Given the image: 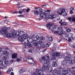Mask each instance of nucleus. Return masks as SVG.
Returning a JSON list of instances; mask_svg holds the SVG:
<instances>
[{
  "instance_id": "f257e3e1",
  "label": "nucleus",
  "mask_w": 75,
  "mask_h": 75,
  "mask_svg": "<svg viewBox=\"0 0 75 75\" xmlns=\"http://www.w3.org/2000/svg\"><path fill=\"white\" fill-rule=\"evenodd\" d=\"M8 28L6 27H3L2 29L1 33L2 34H5L6 37H9L10 38L16 36L18 38L20 42H22L24 41V39L27 38L28 36L27 34H24L25 33L23 31L17 32L16 33L14 29L12 30L11 33H10L8 35V32L7 30Z\"/></svg>"
},
{
  "instance_id": "f03ea898",
  "label": "nucleus",
  "mask_w": 75,
  "mask_h": 75,
  "mask_svg": "<svg viewBox=\"0 0 75 75\" xmlns=\"http://www.w3.org/2000/svg\"><path fill=\"white\" fill-rule=\"evenodd\" d=\"M39 12L40 13V16L42 18H45L47 16L48 17L49 16V12H50V10H47L45 12H44V13H43V12H42V10L41 9H39Z\"/></svg>"
},
{
  "instance_id": "7ed1b4c3",
  "label": "nucleus",
  "mask_w": 75,
  "mask_h": 75,
  "mask_svg": "<svg viewBox=\"0 0 75 75\" xmlns=\"http://www.w3.org/2000/svg\"><path fill=\"white\" fill-rule=\"evenodd\" d=\"M57 13L60 15H62V14L63 13V16H68V14H67V12L65 11V9L63 8H62V9L59 8L57 11Z\"/></svg>"
},
{
  "instance_id": "20e7f679",
  "label": "nucleus",
  "mask_w": 75,
  "mask_h": 75,
  "mask_svg": "<svg viewBox=\"0 0 75 75\" xmlns=\"http://www.w3.org/2000/svg\"><path fill=\"white\" fill-rule=\"evenodd\" d=\"M53 25V24H47L46 27L49 30H51V28H52L55 29L57 28V26L55 25Z\"/></svg>"
},
{
  "instance_id": "39448f33",
  "label": "nucleus",
  "mask_w": 75,
  "mask_h": 75,
  "mask_svg": "<svg viewBox=\"0 0 75 75\" xmlns=\"http://www.w3.org/2000/svg\"><path fill=\"white\" fill-rule=\"evenodd\" d=\"M46 64H44L42 67V69L43 72H44L46 69L47 70V71L50 70V67L46 65Z\"/></svg>"
},
{
  "instance_id": "423d86ee",
  "label": "nucleus",
  "mask_w": 75,
  "mask_h": 75,
  "mask_svg": "<svg viewBox=\"0 0 75 75\" xmlns=\"http://www.w3.org/2000/svg\"><path fill=\"white\" fill-rule=\"evenodd\" d=\"M57 30L58 31H60V33H59V35H63L65 34V32L62 31V28L61 27H59L57 28Z\"/></svg>"
},
{
  "instance_id": "0eeeda50",
  "label": "nucleus",
  "mask_w": 75,
  "mask_h": 75,
  "mask_svg": "<svg viewBox=\"0 0 75 75\" xmlns=\"http://www.w3.org/2000/svg\"><path fill=\"white\" fill-rule=\"evenodd\" d=\"M42 61L44 60L43 62L44 64H47V65H49L50 62V61L48 60H45V57H43L42 58Z\"/></svg>"
},
{
  "instance_id": "6e6552de",
  "label": "nucleus",
  "mask_w": 75,
  "mask_h": 75,
  "mask_svg": "<svg viewBox=\"0 0 75 75\" xmlns=\"http://www.w3.org/2000/svg\"><path fill=\"white\" fill-rule=\"evenodd\" d=\"M23 45H24L25 47H26V46L29 47V48H31V47H33V45L30 42H28V43L26 44V45L23 44Z\"/></svg>"
},
{
  "instance_id": "1a4fd4ad",
  "label": "nucleus",
  "mask_w": 75,
  "mask_h": 75,
  "mask_svg": "<svg viewBox=\"0 0 75 75\" xmlns=\"http://www.w3.org/2000/svg\"><path fill=\"white\" fill-rule=\"evenodd\" d=\"M52 73H53L54 75H61L60 74H59V72L57 70H55L53 71Z\"/></svg>"
},
{
  "instance_id": "9d476101",
  "label": "nucleus",
  "mask_w": 75,
  "mask_h": 75,
  "mask_svg": "<svg viewBox=\"0 0 75 75\" xmlns=\"http://www.w3.org/2000/svg\"><path fill=\"white\" fill-rule=\"evenodd\" d=\"M43 71H42V70L41 69L39 70L38 69H37L35 70L36 72H37V73L40 74H41L42 73Z\"/></svg>"
},
{
  "instance_id": "9b49d317",
  "label": "nucleus",
  "mask_w": 75,
  "mask_h": 75,
  "mask_svg": "<svg viewBox=\"0 0 75 75\" xmlns=\"http://www.w3.org/2000/svg\"><path fill=\"white\" fill-rule=\"evenodd\" d=\"M32 43H33L34 45V46H37L38 45V42H37V41L34 40H33V41H32Z\"/></svg>"
},
{
  "instance_id": "f8f14e48",
  "label": "nucleus",
  "mask_w": 75,
  "mask_h": 75,
  "mask_svg": "<svg viewBox=\"0 0 75 75\" xmlns=\"http://www.w3.org/2000/svg\"><path fill=\"white\" fill-rule=\"evenodd\" d=\"M26 70L25 68H23L21 69L19 71V73H23L25 71V70Z\"/></svg>"
},
{
  "instance_id": "ddd939ff",
  "label": "nucleus",
  "mask_w": 75,
  "mask_h": 75,
  "mask_svg": "<svg viewBox=\"0 0 75 75\" xmlns=\"http://www.w3.org/2000/svg\"><path fill=\"white\" fill-rule=\"evenodd\" d=\"M12 59L17 58V53H14L12 54Z\"/></svg>"
},
{
  "instance_id": "4468645a",
  "label": "nucleus",
  "mask_w": 75,
  "mask_h": 75,
  "mask_svg": "<svg viewBox=\"0 0 75 75\" xmlns=\"http://www.w3.org/2000/svg\"><path fill=\"white\" fill-rule=\"evenodd\" d=\"M52 55H53V56H59V55H60V53H58V52L56 53H53L52 54Z\"/></svg>"
},
{
  "instance_id": "2eb2a0df",
  "label": "nucleus",
  "mask_w": 75,
  "mask_h": 75,
  "mask_svg": "<svg viewBox=\"0 0 75 75\" xmlns=\"http://www.w3.org/2000/svg\"><path fill=\"white\" fill-rule=\"evenodd\" d=\"M0 65L1 66H2V67H4V68L6 67V65H3V62L1 60H0Z\"/></svg>"
},
{
  "instance_id": "dca6fc26",
  "label": "nucleus",
  "mask_w": 75,
  "mask_h": 75,
  "mask_svg": "<svg viewBox=\"0 0 75 75\" xmlns=\"http://www.w3.org/2000/svg\"><path fill=\"white\" fill-rule=\"evenodd\" d=\"M52 66L53 67H57L58 66V65L55 62H54L52 63Z\"/></svg>"
},
{
  "instance_id": "f3484780",
  "label": "nucleus",
  "mask_w": 75,
  "mask_h": 75,
  "mask_svg": "<svg viewBox=\"0 0 75 75\" xmlns=\"http://www.w3.org/2000/svg\"><path fill=\"white\" fill-rule=\"evenodd\" d=\"M24 42L26 44H27L28 43V38H26L25 39H24Z\"/></svg>"
},
{
  "instance_id": "a211bd4d",
  "label": "nucleus",
  "mask_w": 75,
  "mask_h": 75,
  "mask_svg": "<svg viewBox=\"0 0 75 75\" xmlns=\"http://www.w3.org/2000/svg\"><path fill=\"white\" fill-rule=\"evenodd\" d=\"M67 62L66 60H63L62 61V64L63 65H65L67 63Z\"/></svg>"
},
{
  "instance_id": "6ab92c4d",
  "label": "nucleus",
  "mask_w": 75,
  "mask_h": 75,
  "mask_svg": "<svg viewBox=\"0 0 75 75\" xmlns=\"http://www.w3.org/2000/svg\"><path fill=\"white\" fill-rule=\"evenodd\" d=\"M58 71L59 73H58L59 74H61V71L62 70V67H60L58 69Z\"/></svg>"
},
{
  "instance_id": "aec40b11",
  "label": "nucleus",
  "mask_w": 75,
  "mask_h": 75,
  "mask_svg": "<svg viewBox=\"0 0 75 75\" xmlns=\"http://www.w3.org/2000/svg\"><path fill=\"white\" fill-rule=\"evenodd\" d=\"M68 71L67 70H64L62 71V74L63 75H66L68 74Z\"/></svg>"
},
{
  "instance_id": "412c9836",
  "label": "nucleus",
  "mask_w": 75,
  "mask_h": 75,
  "mask_svg": "<svg viewBox=\"0 0 75 75\" xmlns=\"http://www.w3.org/2000/svg\"><path fill=\"white\" fill-rule=\"evenodd\" d=\"M37 47H38V48H39V49H40L42 47V45H41V44L40 43H38V45H37Z\"/></svg>"
},
{
  "instance_id": "4be33fe9",
  "label": "nucleus",
  "mask_w": 75,
  "mask_h": 75,
  "mask_svg": "<svg viewBox=\"0 0 75 75\" xmlns=\"http://www.w3.org/2000/svg\"><path fill=\"white\" fill-rule=\"evenodd\" d=\"M61 25H68V23L65 22H63L61 24Z\"/></svg>"
},
{
  "instance_id": "5701e85b",
  "label": "nucleus",
  "mask_w": 75,
  "mask_h": 75,
  "mask_svg": "<svg viewBox=\"0 0 75 75\" xmlns=\"http://www.w3.org/2000/svg\"><path fill=\"white\" fill-rule=\"evenodd\" d=\"M34 14H36V15H38V14H39V12H38L37 9L36 10H35L34 11Z\"/></svg>"
},
{
  "instance_id": "b1692460",
  "label": "nucleus",
  "mask_w": 75,
  "mask_h": 75,
  "mask_svg": "<svg viewBox=\"0 0 75 75\" xmlns=\"http://www.w3.org/2000/svg\"><path fill=\"white\" fill-rule=\"evenodd\" d=\"M11 70L12 71H13V69H12V68H10L8 69V70L7 71V72L8 74H9Z\"/></svg>"
},
{
  "instance_id": "393cba45",
  "label": "nucleus",
  "mask_w": 75,
  "mask_h": 75,
  "mask_svg": "<svg viewBox=\"0 0 75 75\" xmlns=\"http://www.w3.org/2000/svg\"><path fill=\"white\" fill-rule=\"evenodd\" d=\"M73 17H72L71 18V17H69V18H67V20L69 21V22H71H71H72V18Z\"/></svg>"
},
{
  "instance_id": "a878e982",
  "label": "nucleus",
  "mask_w": 75,
  "mask_h": 75,
  "mask_svg": "<svg viewBox=\"0 0 75 75\" xmlns=\"http://www.w3.org/2000/svg\"><path fill=\"white\" fill-rule=\"evenodd\" d=\"M4 55H5L6 56L8 54V51H5L4 52Z\"/></svg>"
},
{
  "instance_id": "bb28decb",
  "label": "nucleus",
  "mask_w": 75,
  "mask_h": 75,
  "mask_svg": "<svg viewBox=\"0 0 75 75\" xmlns=\"http://www.w3.org/2000/svg\"><path fill=\"white\" fill-rule=\"evenodd\" d=\"M45 60L48 61V59H49L50 58V56H45Z\"/></svg>"
},
{
  "instance_id": "cd10ccee",
  "label": "nucleus",
  "mask_w": 75,
  "mask_h": 75,
  "mask_svg": "<svg viewBox=\"0 0 75 75\" xmlns=\"http://www.w3.org/2000/svg\"><path fill=\"white\" fill-rule=\"evenodd\" d=\"M28 59H31L33 62H35L34 61V59L33 58H32L30 57L29 56L28 57Z\"/></svg>"
},
{
  "instance_id": "c85d7f7f",
  "label": "nucleus",
  "mask_w": 75,
  "mask_h": 75,
  "mask_svg": "<svg viewBox=\"0 0 75 75\" xmlns=\"http://www.w3.org/2000/svg\"><path fill=\"white\" fill-rule=\"evenodd\" d=\"M64 35L65 37V38H68V34L67 33H65V32H64ZM64 34H63V35H64Z\"/></svg>"
},
{
  "instance_id": "c756f323",
  "label": "nucleus",
  "mask_w": 75,
  "mask_h": 75,
  "mask_svg": "<svg viewBox=\"0 0 75 75\" xmlns=\"http://www.w3.org/2000/svg\"><path fill=\"white\" fill-rule=\"evenodd\" d=\"M74 62H75V61H74V60H71V62L70 63V64H71V65H73V64H74Z\"/></svg>"
},
{
  "instance_id": "7c9ffc66",
  "label": "nucleus",
  "mask_w": 75,
  "mask_h": 75,
  "mask_svg": "<svg viewBox=\"0 0 75 75\" xmlns=\"http://www.w3.org/2000/svg\"><path fill=\"white\" fill-rule=\"evenodd\" d=\"M75 22V17L73 16L72 18V23Z\"/></svg>"
},
{
  "instance_id": "2f4dec72",
  "label": "nucleus",
  "mask_w": 75,
  "mask_h": 75,
  "mask_svg": "<svg viewBox=\"0 0 75 75\" xmlns=\"http://www.w3.org/2000/svg\"><path fill=\"white\" fill-rule=\"evenodd\" d=\"M65 59H66V61H69L70 60V59H69V57L67 56L65 57Z\"/></svg>"
},
{
  "instance_id": "473e14b6",
  "label": "nucleus",
  "mask_w": 75,
  "mask_h": 75,
  "mask_svg": "<svg viewBox=\"0 0 75 75\" xmlns=\"http://www.w3.org/2000/svg\"><path fill=\"white\" fill-rule=\"evenodd\" d=\"M50 44H51L50 42H48V43H47L46 45V47H49V46L50 45Z\"/></svg>"
},
{
  "instance_id": "72a5a7b5",
  "label": "nucleus",
  "mask_w": 75,
  "mask_h": 75,
  "mask_svg": "<svg viewBox=\"0 0 75 75\" xmlns=\"http://www.w3.org/2000/svg\"><path fill=\"white\" fill-rule=\"evenodd\" d=\"M29 42H33V40L30 38H28Z\"/></svg>"
},
{
  "instance_id": "f704fd0d",
  "label": "nucleus",
  "mask_w": 75,
  "mask_h": 75,
  "mask_svg": "<svg viewBox=\"0 0 75 75\" xmlns=\"http://www.w3.org/2000/svg\"><path fill=\"white\" fill-rule=\"evenodd\" d=\"M49 40L50 41H53V38H52V37H50L49 38Z\"/></svg>"
},
{
  "instance_id": "c9c22d12",
  "label": "nucleus",
  "mask_w": 75,
  "mask_h": 75,
  "mask_svg": "<svg viewBox=\"0 0 75 75\" xmlns=\"http://www.w3.org/2000/svg\"><path fill=\"white\" fill-rule=\"evenodd\" d=\"M35 38H36L37 40H40V37H39L38 35H36L35 37Z\"/></svg>"
},
{
  "instance_id": "e433bc0d",
  "label": "nucleus",
  "mask_w": 75,
  "mask_h": 75,
  "mask_svg": "<svg viewBox=\"0 0 75 75\" xmlns=\"http://www.w3.org/2000/svg\"><path fill=\"white\" fill-rule=\"evenodd\" d=\"M50 30H51V31L52 32H54L55 31V29H54V28H50Z\"/></svg>"
},
{
  "instance_id": "4c0bfd02",
  "label": "nucleus",
  "mask_w": 75,
  "mask_h": 75,
  "mask_svg": "<svg viewBox=\"0 0 75 75\" xmlns=\"http://www.w3.org/2000/svg\"><path fill=\"white\" fill-rule=\"evenodd\" d=\"M4 62L6 65H7L9 64V62L8 61H4Z\"/></svg>"
},
{
  "instance_id": "58836bf2",
  "label": "nucleus",
  "mask_w": 75,
  "mask_h": 75,
  "mask_svg": "<svg viewBox=\"0 0 75 75\" xmlns=\"http://www.w3.org/2000/svg\"><path fill=\"white\" fill-rule=\"evenodd\" d=\"M39 63H42V62H43L42 60V59H40L39 61Z\"/></svg>"
},
{
  "instance_id": "ea45409f",
  "label": "nucleus",
  "mask_w": 75,
  "mask_h": 75,
  "mask_svg": "<svg viewBox=\"0 0 75 75\" xmlns=\"http://www.w3.org/2000/svg\"><path fill=\"white\" fill-rule=\"evenodd\" d=\"M40 39L41 40H45V38L42 36H41L40 37Z\"/></svg>"
},
{
  "instance_id": "a19ab883",
  "label": "nucleus",
  "mask_w": 75,
  "mask_h": 75,
  "mask_svg": "<svg viewBox=\"0 0 75 75\" xmlns=\"http://www.w3.org/2000/svg\"><path fill=\"white\" fill-rule=\"evenodd\" d=\"M3 59L4 61H4H6V60L7 58L6 57H4L3 58Z\"/></svg>"
},
{
  "instance_id": "79ce46f5",
  "label": "nucleus",
  "mask_w": 75,
  "mask_h": 75,
  "mask_svg": "<svg viewBox=\"0 0 75 75\" xmlns=\"http://www.w3.org/2000/svg\"><path fill=\"white\" fill-rule=\"evenodd\" d=\"M67 71L69 72H71V69L70 68H68L67 69Z\"/></svg>"
},
{
  "instance_id": "37998d69",
  "label": "nucleus",
  "mask_w": 75,
  "mask_h": 75,
  "mask_svg": "<svg viewBox=\"0 0 75 75\" xmlns=\"http://www.w3.org/2000/svg\"><path fill=\"white\" fill-rule=\"evenodd\" d=\"M66 31L67 32H70L71 31V30L69 29H67L66 30Z\"/></svg>"
},
{
  "instance_id": "c03bdc74",
  "label": "nucleus",
  "mask_w": 75,
  "mask_h": 75,
  "mask_svg": "<svg viewBox=\"0 0 75 75\" xmlns=\"http://www.w3.org/2000/svg\"><path fill=\"white\" fill-rule=\"evenodd\" d=\"M71 73L73 75H75V70H74L72 71Z\"/></svg>"
},
{
  "instance_id": "a18cd8bd",
  "label": "nucleus",
  "mask_w": 75,
  "mask_h": 75,
  "mask_svg": "<svg viewBox=\"0 0 75 75\" xmlns=\"http://www.w3.org/2000/svg\"><path fill=\"white\" fill-rule=\"evenodd\" d=\"M30 11V9L29 8H28L27 10H26V11L27 12V13H28Z\"/></svg>"
},
{
  "instance_id": "49530a36",
  "label": "nucleus",
  "mask_w": 75,
  "mask_h": 75,
  "mask_svg": "<svg viewBox=\"0 0 75 75\" xmlns=\"http://www.w3.org/2000/svg\"><path fill=\"white\" fill-rule=\"evenodd\" d=\"M59 33H59V32L58 31H55L54 32V33L56 34H59Z\"/></svg>"
},
{
  "instance_id": "de8ad7c7",
  "label": "nucleus",
  "mask_w": 75,
  "mask_h": 75,
  "mask_svg": "<svg viewBox=\"0 0 75 75\" xmlns=\"http://www.w3.org/2000/svg\"><path fill=\"white\" fill-rule=\"evenodd\" d=\"M29 52L32 53V52H33V50H32V49H30L29 50Z\"/></svg>"
},
{
  "instance_id": "09e8293b",
  "label": "nucleus",
  "mask_w": 75,
  "mask_h": 75,
  "mask_svg": "<svg viewBox=\"0 0 75 75\" xmlns=\"http://www.w3.org/2000/svg\"><path fill=\"white\" fill-rule=\"evenodd\" d=\"M42 7H46L47 6V4H44L43 5H42Z\"/></svg>"
},
{
  "instance_id": "8fccbe9b",
  "label": "nucleus",
  "mask_w": 75,
  "mask_h": 75,
  "mask_svg": "<svg viewBox=\"0 0 75 75\" xmlns=\"http://www.w3.org/2000/svg\"><path fill=\"white\" fill-rule=\"evenodd\" d=\"M72 47L73 48L75 49V44H73L72 45Z\"/></svg>"
},
{
  "instance_id": "3c124183",
  "label": "nucleus",
  "mask_w": 75,
  "mask_h": 75,
  "mask_svg": "<svg viewBox=\"0 0 75 75\" xmlns=\"http://www.w3.org/2000/svg\"><path fill=\"white\" fill-rule=\"evenodd\" d=\"M51 17H53V18H55V15H51Z\"/></svg>"
},
{
  "instance_id": "603ef678",
  "label": "nucleus",
  "mask_w": 75,
  "mask_h": 75,
  "mask_svg": "<svg viewBox=\"0 0 75 75\" xmlns=\"http://www.w3.org/2000/svg\"><path fill=\"white\" fill-rule=\"evenodd\" d=\"M22 11H23V12H25V11H26V10L25 9H22L21 10Z\"/></svg>"
},
{
  "instance_id": "864d4df0",
  "label": "nucleus",
  "mask_w": 75,
  "mask_h": 75,
  "mask_svg": "<svg viewBox=\"0 0 75 75\" xmlns=\"http://www.w3.org/2000/svg\"><path fill=\"white\" fill-rule=\"evenodd\" d=\"M52 60H55V57H53L52 58Z\"/></svg>"
},
{
  "instance_id": "5fc2aeb1",
  "label": "nucleus",
  "mask_w": 75,
  "mask_h": 75,
  "mask_svg": "<svg viewBox=\"0 0 75 75\" xmlns=\"http://www.w3.org/2000/svg\"><path fill=\"white\" fill-rule=\"evenodd\" d=\"M70 10H71V11H72V10H74V8L71 7L70 8Z\"/></svg>"
},
{
  "instance_id": "6e6d98bb",
  "label": "nucleus",
  "mask_w": 75,
  "mask_h": 75,
  "mask_svg": "<svg viewBox=\"0 0 75 75\" xmlns=\"http://www.w3.org/2000/svg\"><path fill=\"white\" fill-rule=\"evenodd\" d=\"M18 13V11H14L13 12V14H17Z\"/></svg>"
},
{
  "instance_id": "4d7b16f0",
  "label": "nucleus",
  "mask_w": 75,
  "mask_h": 75,
  "mask_svg": "<svg viewBox=\"0 0 75 75\" xmlns=\"http://www.w3.org/2000/svg\"><path fill=\"white\" fill-rule=\"evenodd\" d=\"M67 57H68L69 58L71 57V54H68V56Z\"/></svg>"
},
{
  "instance_id": "13d9d810",
  "label": "nucleus",
  "mask_w": 75,
  "mask_h": 75,
  "mask_svg": "<svg viewBox=\"0 0 75 75\" xmlns=\"http://www.w3.org/2000/svg\"><path fill=\"white\" fill-rule=\"evenodd\" d=\"M18 17H23V15H19L18 16Z\"/></svg>"
},
{
  "instance_id": "bf43d9fd",
  "label": "nucleus",
  "mask_w": 75,
  "mask_h": 75,
  "mask_svg": "<svg viewBox=\"0 0 75 75\" xmlns=\"http://www.w3.org/2000/svg\"><path fill=\"white\" fill-rule=\"evenodd\" d=\"M32 75H37V74L35 73V72H34L33 73Z\"/></svg>"
},
{
  "instance_id": "052dcab7",
  "label": "nucleus",
  "mask_w": 75,
  "mask_h": 75,
  "mask_svg": "<svg viewBox=\"0 0 75 75\" xmlns=\"http://www.w3.org/2000/svg\"><path fill=\"white\" fill-rule=\"evenodd\" d=\"M31 38H33V39H35V38L34 37V35H33L31 37Z\"/></svg>"
},
{
  "instance_id": "680f3d73",
  "label": "nucleus",
  "mask_w": 75,
  "mask_h": 75,
  "mask_svg": "<svg viewBox=\"0 0 75 75\" xmlns=\"http://www.w3.org/2000/svg\"><path fill=\"white\" fill-rule=\"evenodd\" d=\"M42 47L43 48H45V47H46V46L44 45H42Z\"/></svg>"
},
{
  "instance_id": "e2e57ef3",
  "label": "nucleus",
  "mask_w": 75,
  "mask_h": 75,
  "mask_svg": "<svg viewBox=\"0 0 75 75\" xmlns=\"http://www.w3.org/2000/svg\"><path fill=\"white\" fill-rule=\"evenodd\" d=\"M70 36H71V37H72L73 36V33H70L69 34Z\"/></svg>"
},
{
  "instance_id": "0e129e2a",
  "label": "nucleus",
  "mask_w": 75,
  "mask_h": 75,
  "mask_svg": "<svg viewBox=\"0 0 75 75\" xmlns=\"http://www.w3.org/2000/svg\"><path fill=\"white\" fill-rule=\"evenodd\" d=\"M70 14H73V11H70Z\"/></svg>"
},
{
  "instance_id": "69168bd1",
  "label": "nucleus",
  "mask_w": 75,
  "mask_h": 75,
  "mask_svg": "<svg viewBox=\"0 0 75 75\" xmlns=\"http://www.w3.org/2000/svg\"><path fill=\"white\" fill-rule=\"evenodd\" d=\"M19 14H22L23 13V12L21 11H20L19 12H18V13Z\"/></svg>"
},
{
  "instance_id": "338daca9",
  "label": "nucleus",
  "mask_w": 75,
  "mask_h": 75,
  "mask_svg": "<svg viewBox=\"0 0 75 75\" xmlns=\"http://www.w3.org/2000/svg\"><path fill=\"white\" fill-rule=\"evenodd\" d=\"M17 60L18 62H19L21 60L20 59H17Z\"/></svg>"
},
{
  "instance_id": "774afa93",
  "label": "nucleus",
  "mask_w": 75,
  "mask_h": 75,
  "mask_svg": "<svg viewBox=\"0 0 75 75\" xmlns=\"http://www.w3.org/2000/svg\"><path fill=\"white\" fill-rule=\"evenodd\" d=\"M11 75H14V73H13V72H11Z\"/></svg>"
}]
</instances>
